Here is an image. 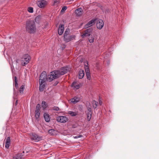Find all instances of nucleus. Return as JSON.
<instances>
[{
    "label": "nucleus",
    "instance_id": "f257e3e1",
    "mask_svg": "<svg viewBox=\"0 0 159 159\" xmlns=\"http://www.w3.org/2000/svg\"><path fill=\"white\" fill-rule=\"evenodd\" d=\"M70 68L68 66L64 67L60 70H55L51 72V75L49 76V78L51 80L59 77L61 75L65 74L70 71Z\"/></svg>",
    "mask_w": 159,
    "mask_h": 159
},
{
    "label": "nucleus",
    "instance_id": "f03ea898",
    "mask_svg": "<svg viewBox=\"0 0 159 159\" xmlns=\"http://www.w3.org/2000/svg\"><path fill=\"white\" fill-rule=\"evenodd\" d=\"M26 30L30 33H34L36 31V25L33 20H27L25 24Z\"/></svg>",
    "mask_w": 159,
    "mask_h": 159
},
{
    "label": "nucleus",
    "instance_id": "7ed1b4c3",
    "mask_svg": "<svg viewBox=\"0 0 159 159\" xmlns=\"http://www.w3.org/2000/svg\"><path fill=\"white\" fill-rule=\"evenodd\" d=\"M51 75V72L49 75L47 76V74L45 71H43L41 74L40 79L39 80V82H45L46 80L49 81H51L52 80H51L49 78V76Z\"/></svg>",
    "mask_w": 159,
    "mask_h": 159
},
{
    "label": "nucleus",
    "instance_id": "20e7f679",
    "mask_svg": "<svg viewBox=\"0 0 159 159\" xmlns=\"http://www.w3.org/2000/svg\"><path fill=\"white\" fill-rule=\"evenodd\" d=\"M30 59V56L28 54H25L21 58V64L24 66L29 63Z\"/></svg>",
    "mask_w": 159,
    "mask_h": 159
},
{
    "label": "nucleus",
    "instance_id": "39448f33",
    "mask_svg": "<svg viewBox=\"0 0 159 159\" xmlns=\"http://www.w3.org/2000/svg\"><path fill=\"white\" fill-rule=\"evenodd\" d=\"M30 137L32 140L35 142H38L42 139V137L35 134H32L30 135Z\"/></svg>",
    "mask_w": 159,
    "mask_h": 159
},
{
    "label": "nucleus",
    "instance_id": "423d86ee",
    "mask_svg": "<svg viewBox=\"0 0 159 159\" xmlns=\"http://www.w3.org/2000/svg\"><path fill=\"white\" fill-rule=\"evenodd\" d=\"M93 30L92 28H90L86 29L84 31V33L81 35V36L82 38H84L90 36Z\"/></svg>",
    "mask_w": 159,
    "mask_h": 159
},
{
    "label": "nucleus",
    "instance_id": "0eeeda50",
    "mask_svg": "<svg viewBox=\"0 0 159 159\" xmlns=\"http://www.w3.org/2000/svg\"><path fill=\"white\" fill-rule=\"evenodd\" d=\"M47 4V2L45 0L39 1L37 2V4L39 7L41 8H44Z\"/></svg>",
    "mask_w": 159,
    "mask_h": 159
},
{
    "label": "nucleus",
    "instance_id": "6e6552de",
    "mask_svg": "<svg viewBox=\"0 0 159 159\" xmlns=\"http://www.w3.org/2000/svg\"><path fill=\"white\" fill-rule=\"evenodd\" d=\"M57 121L61 123H65L68 120L67 117L65 116H58L57 119Z\"/></svg>",
    "mask_w": 159,
    "mask_h": 159
},
{
    "label": "nucleus",
    "instance_id": "1a4fd4ad",
    "mask_svg": "<svg viewBox=\"0 0 159 159\" xmlns=\"http://www.w3.org/2000/svg\"><path fill=\"white\" fill-rule=\"evenodd\" d=\"M96 20V19L92 20L84 25V28L86 29L92 26L95 24Z\"/></svg>",
    "mask_w": 159,
    "mask_h": 159
},
{
    "label": "nucleus",
    "instance_id": "9d476101",
    "mask_svg": "<svg viewBox=\"0 0 159 159\" xmlns=\"http://www.w3.org/2000/svg\"><path fill=\"white\" fill-rule=\"evenodd\" d=\"M104 24V22L103 20H100L98 21L97 23V27L98 29H101L103 27Z\"/></svg>",
    "mask_w": 159,
    "mask_h": 159
},
{
    "label": "nucleus",
    "instance_id": "9b49d317",
    "mask_svg": "<svg viewBox=\"0 0 159 159\" xmlns=\"http://www.w3.org/2000/svg\"><path fill=\"white\" fill-rule=\"evenodd\" d=\"M64 39L66 42H69L70 40L73 39L75 38V36L73 35L71 36H64Z\"/></svg>",
    "mask_w": 159,
    "mask_h": 159
},
{
    "label": "nucleus",
    "instance_id": "f8f14e48",
    "mask_svg": "<svg viewBox=\"0 0 159 159\" xmlns=\"http://www.w3.org/2000/svg\"><path fill=\"white\" fill-rule=\"evenodd\" d=\"M80 99V98L79 97L75 96L74 98H72L70 101L71 102L74 104H75L79 102Z\"/></svg>",
    "mask_w": 159,
    "mask_h": 159
},
{
    "label": "nucleus",
    "instance_id": "ddd939ff",
    "mask_svg": "<svg viewBox=\"0 0 159 159\" xmlns=\"http://www.w3.org/2000/svg\"><path fill=\"white\" fill-rule=\"evenodd\" d=\"M5 147L7 148H8L10 146L11 142L10 137H8L5 140Z\"/></svg>",
    "mask_w": 159,
    "mask_h": 159
},
{
    "label": "nucleus",
    "instance_id": "4468645a",
    "mask_svg": "<svg viewBox=\"0 0 159 159\" xmlns=\"http://www.w3.org/2000/svg\"><path fill=\"white\" fill-rule=\"evenodd\" d=\"M85 69L86 74L87 76V78L88 80H90V75L89 66H85Z\"/></svg>",
    "mask_w": 159,
    "mask_h": 159
},
{
    "label": "nucleus",
    "instance_id": "2eb2a0df",
    "mask_svg": "<svg viewBox=\"0 0 159 159\" xmlns=\"http://www.w3.org/2000/svg\"><path fill=\"white\" fill-rule=\"evenodd\" d=\"M64 25H61L59 26L58 30V33L59 35H61L63 32L64 30Z\"/></svg>",
    "mask_w": 159,
    "mask_h": 159
},
{
    "label": "nucleus",
    "instance_id": "dca6fc26",
    "mask_svg": "<svg viewBox=\"0 0 159 159\" xmlns=\"http://www.w3.org/2000/svg\"><path fill=\"white\" fill-rule=\"evenodd\" d=\"M71 86L74 88V89L77 90L80 87V85L79 84H77L76 82H74L72 84Z\"/></svg>",
    "mask_w": 159,
    "mask_h": 159
},
{
    "label": "nucleus",
    "instance_id": "f3484780",
    "mask_svg": "<svg viewBox=\"0 0 159 159\" xmlns=\"http://www.w3.org/2000/svg\"><path fill=\"white\" fill-rule=\"evenodd\" d=\"M75 12L77 15L80 16L83 13L82 9L80 8H79L75 10Z\"/></svg>",
    "mask_w": 159,
    "mask_h": 159
},
{
    "label": "nucleus",
    "instance_id": "a211bd4d",
    "mask_svg": "<svg viewBox=\"0 0 159 159\" xmlns=\"http://www.w3.org/2000/svg\"><path fill=\"white\" fill-rule=\"evenodd\" d=\"M43 116L45 121L49 122L50 120V117L49 115L46 113H45L43 114Z\"/></svg>",
    "mask_w": 159,
    "mask_h": 159
},
{
    "label": "nucleus",
    "instance_id": "6ab92c4d",
    "mask_svg": "<svg viewBox=\"0 0 159 159\" xmlns=\"http://www.w3.org/2000/svg\"><path fill=\"white\" fill-rule=\"evenodd\" d=\"M79 79L82 78L84 76V73L83 70H80L79 71Z\"/></svg>",
    "mask_w": 159,
    "mask_h": 159
},
{
    "label": "nucleus",
    "instance_id": "aec40b11",
    "mask_svg": "<svg viewBox=\"0 0 159 159\" xmlns=\"http://www.w3.org/2000/svg\"><path fill=\"white\" fill-rule=\"evenodd\" d=\"M40 110H35V117L37 120L38 121L39 119V117L40 114Z\"/></svg>",
    "mask_w": 159,
    "mask_h": 159
},
{
    "label": "nucleus",
    "instance_id": "412c9836",
    "mask_svg": "<svg viewBox=\"0 0 159 159\" xmlns=\"http://www.w3.org/2000/svg\"><path fill=\"white\" fill-rule=\"evenodd\" d=\"M44 83L43 82H39L40 85L39 87V90L40 91H42L43 90V89L45 87V85L44 84Z\"/></svg>",
    "mask_w": 159,
    "mask_h": 159
},
{
    "label": "nucleus",
    "instance_id": "4be33fe9",
    "mask_svg": "<svg viewBox=\"0 0 159 159\" xmlns=\"http://www.w3.org/2000/svg\"><path fill=\"white\" fill-rule=\"evenodd\" d=\"M41 106L43 109H45L47 107L48 105L45 101H43L42 102Z\"/></svg>",
    "mask_w": 159,
    "mask_h": 159
},
{
    "label": "nucleus",
    "instance_id": "5701e85b",
    "mask_svg": "<svg viewBox=\"0 0 159 159\" xmlns=\"http://www.w3.org/2000/svg\"><path fill=\"white\" fill-rule=\"evenodd\" d=\"M86 106L87 107V109L88 112H92V111L91 110V106L90 105L89 102L87 103L86 104Z\"/></svg>",
    "mask_w": 159,
    "mask_h": 159
},
{
    "label": "nucleus",
    "instance_id": "b1692460",
    "mask_svg": "<svg viewBox=\"0 0 159 159\" xmlns=\"http://www.w3.org/2000/svg\"><path fill=\"white\" fill-rule=\"evenodd\" d=\"M25 85H24L23 84L20 87V90H19V92H20V93L21 94H22L23 93L24 90L25 89Z\"/></svg>",
    "mask_w": 159,
    "mask_h": 159
},
{
    "label": "nucleus",
    "instance_id": "393cba45",
    "mask_svg": "<svg viewBox=\"0 0 159 159\" xmlns=\"http://www.w3.org/2000/svg\"><path fill=\"white\" fill-rule=\"evenodd\" d=\"M92 112H87V119L88 121H89L91 118Z\"/></svg>",
    "mask_w": 159,
    "mask_h": 159
},
{
    "label": "nucleus",
    "instance_id": "a878e982",
    "mask_svg": "<svg viewBox=\"0 0 159 159\" xmlns=\"http://www.w3.org/2000/svg\"><path fill=\"white\" fill-rule=\"evenodd\" d=\"M98 103L97 102L95 101H93L92 102V104L93 105V108H96L97 107V104Z\"/></svg>",
    "mask_w": 159,
    "mask_h": 159
},
{
    "label": "nucleus",
    "instance_id": "bb28decb",
    "mask_svg": "<svg viewBox=\"0 0 159 159\" xmlns=\"http://www.w3.org/2000/svg\"><path fill=\"white\" fill-rule=\"evenodd\" d=\"M68 113L72 116H75L77 115V113L75 112H73L72 111H69Z\"/></svg>",
    "mask_w": 159,
    "mask_h": 159
},
{
    "label": "nucleus",
    "instance_id": "cd10ccee",
    "mask_svg": "<svg viewBox=\"0 0 159 159\" xmlns=\"http://www.w3.org/2000/svg\"><path fill=\"white\" fill-rule=\"evenodd\" d=\"M41 19V16H38L35 18V20L37 23H39Z\"/></svg>",
    "mask_w": 159,
    "mask_h": 159
},
{
    "label": "nucleus",
    "instance_id": "c85d7f7f",
    "mask_svg": "<svg viewBox=\"0 0 159 159\" xmlns=\"http://www.w3.org/2000/svg\"><path fill=\"white\" fill-rule=\"evenodd\" d=\"M70 32V30L68 28H67L66 29L65 31L64 34V36H68Z\"/></svg>",
    "mask_w": 159,
    "mask_h": 159
},
{
    "label": "nucleus",
    "instance_id": "c756f323",
    "mask_svg": "<svg viewBox=\"0 0 159 159\" xmlns=\"http://www.w3.org/2000/svg\"><path fill=\"white\" fill-rule=\"evenodd\" d=\"M48 133L51 135H53L55 133V130L52 129H49L48 130Z\"/></svg>",
    "mask_w": 159,
    "mask_h": 159
},
{
    "label": "nucleus",
    "instance_id": "7c9ffc66",
    "mask_svg": "<svg viewBox=\"0 0 159 159\" xmlns=\"http://www.w3.org/2000/svg\"><path fill=\"white\" fill-rule=\"evenodd\" d=\"M53 5L54 6L58 5L59 3V0H53Z\"/></svg>",
    "mask_w": 159,
    "mask_h": 159
},
{
    "label": "nucleus",
    "instance_id": "2f4dec72",
    "mask_svg": "<svg viewBox=\"0 0 159 159\" xmlns=\"http://www.w3.org/2000/svg\"><path fill=\"white\" fill-rule=\"evenodd\" d=\"M28 11L30 13H33V8L31 7H29L28 8Z\"/></svg>",
    "mask_w": 159,
    "mask_h": 159
},
{
    "label": "nucleus",
    "instance_id": "473e14b6",
    "mask_svg": "<svg viewBox=\"0 0 159 159\" xmlns=\"http://www.w3.org/2000/svg\"><path fill=\"white\" fill-rule=\"evenodd\" d=\"M94 36H92L91 38L89 39V41L90 43H93L94 42Z\"/></svg>",
    "mask_w": 159,
    "mask_h": 159
},
{
    "label": "nucleus",
    "instance_id": "72a5a7b5",
    "mask_svg": "<svg viewBox=\"0 0 159 159\" xmlns=\"http://www.w3.org/2000/svg\"><path fill=\"white\" fill-rule=\"evenodd\" d=\"M15 86L16 88L18 87V84L17 83V77L16 76L15 77Z\"/></svg>",
    "mask_w": 159,
    "mask_h": 159
},
{
    "label": "nucleus",
    "instance_id": "f704fd0d",
    "mask_svg": "<svg viewBox=\"0 0 159 159\" xmlns=\"http://www.w3.org/2000/svg\"><path fill=\"white\" fill-rule=\"evenodd\" d=\"M52 110L57 111L59 110V108L58 107H54L52 108Z\"/></svg>",
    "mask_w": 159,
    "mask_h": 159
},
{
    "label": "nucleus",
    "instance_id": "c9c22d12",
    "mask_svg": "<svg viewBox=\"0 0 159 159\" xmlns=\"http://www.w3.org/2000/svg\"><path fill=\"white\" fill-rule=\"evenodd\" d=\"M40 110V105L39 104H38L36 106V110Z\"/></svg>",
    "mask_w": 159,
    "mask_h": 159
},
{
    "label": "nucleus",
    "instance_id": "e433bc0d",
    "mask_svg": "<svg viewBox=\"0 0 159 159\" xmlns=\"http://www.w3.org/2000/svg\"><path fill=\"white\" fill-rule=\"evenodd\" d=\"M67 9V7L66 6L63 7L61 11V12H64Z\"/></svg>",
    "mask_w": 159,
    "mask_h": 159
},
{
    "label": "nucleus",
    "instance_id": "4c0bfd02",
    "mask_svg": "<svg viewBox=\"0 0 159 159\" xmlns=\"http://www.w3.org/2000/svg\"><path fill=\"white\" fill-rule=\"evenodd\" d=\"M81 136H82V135H80V136H77L75 137V138H80V137H81Z\"/></svg>",
    "mask_w": 159,
    "mask_h": 159
},
{
    "label": "nucleus",
    "instance_id": "58836bf2",
    "mask_svg": "<svg viewBox=\"0 0 159 159\" xmlns=\"http://www.w3.org/2000/svg\"><path fill=\"white\" fill-rule=\"evenodd\" d=\"M99 103L100 105H101L102 103V102L101 101L99 100Z\"/></svg>",
    "mask_w": 159,
    "mask_h": 159
},
{
    "label": "nucleus",
    "instance_id": "ea45409f",
    "mask_svg": "<svg viewBox=\"0 0 159 159\" xmlns=\"http://www.w3.org/2000/svg\"><path fill=\"white\" fill-rule=\"evenodd\" d=\"M13 159H18V158L16 157H14Z\"/></svg>",
    "mask_w": 159,
    "mask_h": 159
},
{
    "label": "nucleus",
    "instance_id": "a19ab883",
    "mask_svg": "<svg viewBox=\"0 0 159 159\" xmlns=\"http://www.w3.org/2000/svg\"><path fill=\"white\" fill-rule=\"evenodd\" d=\"M17 103V101H16V104Z\"/></svg>",
    "mask_w": 159,
    "mask_h": 159
}]
</instances>
